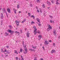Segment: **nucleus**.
Wrapping results in <instances>:
<instances>
[{
	"label": "nucleus",
	"mask_w": 60,
	"mask_h": 60,
	"mask_svg": "<svg viewBox=\"0 0 60 60\" xmlns=\"http://www.w3.org/2000/svg\"><path fill=\"white\" fill-rule=\"evenodd\" d=\"M47 26H48V27L47 29V31H49L51 29H52V26H50V25L49 24H48Z\"/></svg>",
	"instance_id": "1"
},
{
	"label": "nucleus",
	"mask_w": 60,
	"mask_h": 60,
	"mask_svg": "<svg viewBox=\"0 0 60 60\" xmlns=\"http://www.w3.org/2000/svg\"><path fill=\"white\" fill-rule=\"evenodd\" d=\"M33 28L34 29V34H37V29L36 28V27L35 26H34Z\"/></svg>",
	"instance_id": "2"
},
{
	"label": "nucleus",
	"mask_w": 60,
	"mask_h": 60,
	"mask_svg": "<svg viewBox=\"0 0 60 60\" xmlns=\"http://www.w3.org/2000/svg\"><path fill=\"white\" fill-rule=\"evenodd\" d=\"M24 48L25 52H24V54H26V53L27 52V49L26 47V46H25L24 47Z\"/></svg>",
	"instance_id": "3"
},
{
	"label": "nucleus",
	"mask_w": 60,
	"mask_h": 60,
	"mask_svg": "<svg viewBox=\"0 0 60 60\" xmlns=\"http://www.w3.org/2000/svg\"><path fill=\"white\" fill-rule=\"evenodd\" d=\"M56 30H54L53 31V33L54 35H56Z\"/></svg>",
	"instance_id": "4"
},
{
	"label": "nucleus",
	"mask_w": 60,
	"mask_h": 60,
	"mask_svg": "<svg viewBox=\"0 0 60 60\" xmlns=\"http://www.w3.org/2000/svg\"><path fill=\"white\" fill-rule=\"evenodd\" d=\"M15 22L16 23V26H19V22L17 21L16 20L15 21Z\"/></svg>",
	"instance_id": "5"
},
{
	"label": "nucleus",
	"mask_w": 60,
	"mask_h": 60,
	"mask_svg": "<svg viewBox=\"0 0 60 60\" xmlns=\"http://www.w3.org/2000/svg\"><path fill=\"white\" fill-rule=\"evenodd\" d=\"M8 32H9V33H10L11 34H12L14 33V31H11V30H8Z\"/></svg>",
	"instance_id": "6"
},
{
	"label": "nucleus",
	"mask_w": 60,
	"mask_h": 60,
	"mask_svg": "<svg viewBox=\"0 0 60 60\" xmlns=\"http://www.w3.org/2000/svg\"><path fill=\"white\" fill-rule=\"evenodd\" d=\"M44 44L45 45H47L49 44V43L47 42V41H45L44 42Z\"/></svg>",
	"instance_id": "7"
},
{
	"label": "nucleus",
	"mask_w": 60,
	"mask_h": 60,
	"mask_svg": "<svg viewBox=\"0 0 60 60\" xmlns=\"http://www.w3.org/2000/svg\"><path fill=\"white\" fill-rule=\"evenodd\" d=\"M7 11L8 13H11V10L9 8H7Z\"/></svg>",
	"instance_id": "8"
},
{
	"label": "nucleus",
	"mask_w": 60,
	"mask_h": 60,
	"mask_svg": "<svg viewBox=\"0 0 60 60\" xmlns=\"http://www.w3.org/2000/svg\"><path fill=\"white\" fill-rule=\"evenodd\" d=\"M58 1H59V0H56V4H60V3L58 2Z\"/></svg>",
	"instance_id": "9"
},
{
	"label": "nucleus",
	"mask_w": 60,
	"mask_h": 60,
	"mask_svg": "<svg viewBox=\"0 0 60 60\" xmlns=\"http://www.w3.org/2000/svg\"><path fill=\"white\" fill-rule=\"evenodd\" d=\"M47 3L48 5L49 6L51 5V3H50V2L49 1H47Z\"/></svg>",
	"instance_id": "10"
},
{
	"label": "nucleus",
	"mask_w": 60,
	"mask_h": 60,
	"mask_svg": "<svg viewBox=\"0 0 60 60\" xmlns=\"http://www.w3.org/2000/svg\"><path fill=\"white\" fill-rule=\"evenodd\" d=\"M38 37L39 39H41L42 38V36L41 35H39L38 36Z\"/></svg>",
	"instance_id": "11"
},
{
	"label": "nucleus",
	"mask_w": 60,
	"mask_h": 60,
	"mask_svg": "<svg viewBox=\"0 0 60 60\" xmlns=\"http://www.w3.org/2000/svg\"><path fill=\"white\" fill-rule=\"evenodd\" d=\"M36 19L37 20V21L38 22H39V23H40V19L37 18Z\"/></svg>",
	"instance_id": "12"
},
{
	"label": "nucleus",
	"mask_w": 60,
	"mask_h": 60,
	"mask_svg": "<svg viewBox=\"0 0 60 60\" xmlns=\"http://www.w3.org/2000/svg\"><path fill=\"white\" fill-rule=\"evenodd\" d=\"M55 50H52V51H51V53L52 54L54 52H55Z\"/></svg>",
	"instance_id": "13"
},
{
	"label": "nucleus",
	"mask_w": 60,
	"mask_h": 60,
	"mask_svg": "<svg viewBox=\"0 0 60 60\" xmlns=\"http://www.w3.org/2000/svg\"><path fill=\"white\" fill-rule=\"evenodd\" d=\"M1 19H3V18H4V15H3V14H2V13H1Z\"/></svg>",
	"instance_id": "14"
},
{
	"label": "nucleus",
	"mask_w": 60,
	"mask_h": 60,
	"mask_svg": "<svg viewBox=\"0 0 60 60\" xmlns=\"http://www.w3.org/2000/svg\"><path fill=\"white\" fill-rule=\"evenodd\" d=\"M30 34L28 33H27L26 34V36L27 37H29V34Z\"/></svg>",
	"instance_id": "15"
},
{
	"label": "nucleus",
	"mask_w": 60,
	"mask_h": 60,
	"mask_svg": "<svg viewBox=\"0 0 60 60\" xmlns=\"http://www.w3.org/2000/svg\"><path fill=\"white\" fill-rule=\"evenodd\" d=\"M9 34L7 33H5V36H8Z\"/></svg>",
	"instance_id": "16"
},
{
	"label": "nucleus",
	"mask_w": 60,
	"mask_h": 60,
	"mask_svg": "<svg viewBox=\"0 0 60 60\" xmlns=\"http://www.w3.org/2000/svg\"><path fill=\"white\" fill-rule=\"evenodd\" d=\"M26 19H24V20L22 22V23H23L24 22L26 21Z\"/></svg>",
	"instance_id": "17"
},
{
	"label": "nucleus",
	"mask_w": 60,
	"mask_h": 60,
	"mask_svg": "<svg viewBox=\"0 0 60 60\" xmlns=\"http://www.w3.org/2000/svg\"><path fill=\"white\" fill-rule=\"evenodd\" d=\"M15 53L16 54H18V53L17 52V51L16 50H15Z\"/></svg>",
	"instance_id": "18"
},
{
	"label": "nucleus",
	"mask_w": 60,
	"mask_h": 60,
	"mask_svg": "<svg viewBox=\"0 0 60 60\" xmlns=\"http://www.w3.org/2000/svg\"><path fill=\"white\" fill-rule=\"evenodd\" d=\"M36 2L37 3H40L41 2L40 0H37Z\"/></svg>",
	"instance_id": "19"
},
{
	"label": "nucleus",
	"mask_w": 60,
	"mask_h": 60,
	"mask_svg": "<svg viewBox=\"0 0 60 60\" xmlns=\"http://www.w3.org/2000/svg\"><path fill=\"white\" fill-rule=\"evenodd\" d=\"M1 51L2 53L4 52V50L3 49H1Z\"/></svg>",
	"instance_id": "20"
},
{
	"label": "nucleus",
	"mask_w": 60,
	"mask_h": 60,
	"mask_svg": "<svg viewBox=\"0 0 60 60\" xmlns=\"http://www.w3.org/2000/svg\"><path fill=\"white\" fill-rule=\"evenodd\" d=\"M32 47L34 49H36V46H34V47L33 45H32Z\"/></svg>",
	"instance_id": "21"
},
{
	"label": "nucleus",
	"mask_w": 60,
	"mask_h": 60,
	"mask_svg": "<svg viewBox=\"0 0 60 60\" xmlns=\"http://www.w3.org/2000/svg\"><path fill=\"white\" fill-rule=\"evenodd\" d=\"M42 6L43 8H45V5L44 4H43L42 5Z\"/></svg>",
	"instance_id": "22"
},
{
	"label": "nucleus",
	"mask_w": 60,
	"mask_h": 60,
	"mask_svg": "<svg viewBox=\"0 0 60 60\" xmlns=\"http://www.w3.org/2000/svg\"><path fill=\"white\" fill-rule=\"evenodd\" d=\"M3 11L4 13H5V12H6V11H5V9L4 8L3 9Z\"/></svg>",
	"instance_id": "23"
},
{
	"label": "nucleus",
	"mask_w": 60,
	"mask_h": 60,
	"mask_svg": "<svg viewBox=\"0 0 60 60\" xmlns=\"http://www.w3.org/2000/svg\"><path fill=\"white\" fill-rule=\"evenodd\" d=\"M40 33H41V32L40 31H39V30H38L37 31V33H38V34H40Z\"/></svg>",
	"instance_id": "24"
},
{
	"label": "nucleus",
	"mask_w": 60,
	"mask_h": 60,
	"mask_svg": "<svg viewBox=\"0 0 60 60\" xmlns=\"http://www.w3.org/2000/svg\"><path fill=\"white\" fill-rule=\"evenodd\" d=\"M30 50H31V51H34V52H35V50H33L32 49H30Z\"/></svg>",
	"instance_id": "25"
},
{
	"label": "nucleus",
	"mask_w": 60,
	"mask_h": 60,
	"mask_svg": "<svg viewBox=\"0 0 60 60\" xmlns=\"http://www.w3.org/2000/svg\"><path fill=\"white\" fill-rule=\"evenodd\" d=\"M4 52H7V53H8V54H9L10 53L9 52H8L7 51H6V49H5L4 50Z\"/></svg>",
	"instance_id": "26"
},
{
	"label": "nucleus",
	"mask_w": 60,
	"mask_h": 60,
	"mask_svg": "<svg viewBox=\"0 0 60 60\" xmlns=\"http://www.w3.org/2000/svg\"><path fill=\"white\" fill-rule=\"evenodd\" d=\"M28 16H31V14L30 13H28Z\"/></svg>",
	"instance_id": "27"
},
{
	"label": "nucleus",
	"mask_w": 60,
	"mask_h": 60,
	"mask_svg": "<svg viewBox=\"0 0 60 60\" xmlns=\"http://www.w3.org/2000/svg\"><path fill=\"white\" fill-rule=\"evenodd\" d=\"M38 26H41V24H40V23H38Z\"/></svg>",
	"instance_id": "28"
},
{
	"label": "nucleus",
	"mask_w": 60,
	"mask_h": 60,
	"mask_svg": "<svg viewBox=\"0 0 60 60\" xmlns=\"http://www.w3.org/2000/svg\"><path fill=\"white\" fill-rule=\"evenodd\" d=\"M15 59L16 60H18V59H19V58L18 57H15Z\"/></svg>",
	"instance_id": "29"
},
{
	"label": "nucleus",
	"mask_w": 60,
	"mask_h": 60,
	"mask_svg": "<svg viewBox=\"0 0 60 60\" xmlns=\"http://www.w3.org/2000/svg\"><path fill=\"white\" fill-rule=\"evenodd\" d=\"M53 45L54 47H55V46H56V44L55 43H53Z\"/></svg>",
	"instance_id": "30"
},
{
	"label": "nucleus",
	"mask_w": 60,
	"mask_h": 60,
	"mask_svg": "<svg viewBox=\"0 0 60 60\" xmlns=\"http://www.w3.org/2000/svg\"><path fill=\"white\" fill-rule=\"evenodd\" d=\"M16 34H19V32H17V31H15Z\"/></svg>",
	"instance_id": "31"
},
{
	"label": "nucleus",
	"mask_w": 60,
	"mask_h": 60,
	"mask_svg": "<svg viewBox=\"0 0 60 60\" xmlns=\"http://www.w3.org/2000/svg\"><path fill=\"white\" fill-rule=\"evenodd\" d=\"M16 10H15L14 12H15V14H16Z\"/></svg>",
	"instance_id": "32"
},
{
	"label": "nucleus",
	"mask_w": 60,
	"mask_h": 60,
	"mask_svg": "<svg viewBox=\"0 0 60 60\" xmlns=\"http://www.w3.org/2000/svg\"><path fill=\"white\" fill-rule=\"evenodd\" d=\"M50 18H52V19L53 18V16H51L50 15L49 16Z\"/></svg>",
	"instance_id": "33"
},
{
	"label": "nucleus",
	"mask_w": 60,
	"mask_h": 60,
	"mask_svg": "<svg viewBox=\"0 0 60 60\" xmlns=\"http://www.w3.org/2000/svg\"><path fill=\"white\" fill-rule=\"evenodd\" d=\"M20 52H22V49H20Z\"/></svg>",
	"instance_id": "34"
},
{
	"label": "nucleus",
	"mask_w": 60,
	"mask_h": 60,
	"mask_svg": "<svg viewBox=\"0 0 60 60\" xmlns=\"http://www.w3.org/2000/svg\"><path fill=\"white\" fill-rule=\"evenodd\" d=\"M22 44H23V47H25V46H24V41H23L22 42Z\"/></svg>",
	"instance_id": "35"
},
{
	"label": "nucleus",
	"mask_w": 60,
	"mask_h": 60,
	"mask_svg": "<svg viewBox=\"0 0 60 60\" xmlns=\"http://www.w3.org/2000/svg\"><path fill=\"white\" fill-rule=\"evenodd\" d=\"M51 2L52 3V4H53L54 3V1L52 0L51 1Z\"/></svg>",
	"instance_id": "36"
},
{
	"label": "nucleus",
	"mask_w": 60,
	"mask_h": 60,
	"mask_svg": "<svg viewBox=\"0 0 60 60\" xmlns=\"http://www.w3.org/2000/svg\"><path fill=\"white\" fill-rule=\"evenodd\" d=\"M31 17H32L34 18V15H32V16H31Z\"/></svg>",
	"instance_id": "37"
},
{
	"label": "nucleus",
	"mask_w": 60,
	"mask_h": 60,
	"mask_svg": "<svg viewBox=\"0 0 60 60\" xmlns=\"http://www.w3.org/2000/svg\"><path fill=\"white\" fill-rule=\"evenodd\" d=\"M17 8L18 9H19V5H17Z\"/></svg>",
	"instance_id": "38"
},
{
	"label": "nucleus",
	"mask_w": 60,
	"mask_h": 60,
	"mask_svg": "<svg viewBox=\"0 0 60 60\" xmlns=\"http://www.w3.org/2000/svg\"><path fill=\"white\" fill-rule=\"evenodd\" d=\"M31 23H32V24H34V22L33 21H32L31 22Z\"/></svg>",
	"instance_id": "39"
},
{
	"label": "nucleus",
	"mask_w": 60,
	"mask_h": 60,
	"mask_svg": "<svg viewBox=\"0 0 60 60\" xmlns=\"http://www.w3.org/2000/svg\"><path fill=\"white\" fill-rule=\"evenodd\" d=\"M50 22L51 23H52V20H50Z\"/></svg>",
	"instance_id": "40"
},
{
	"label": "nucleus",
	"mask_w": 60,
	"mask_h": 60,
	"mask_svg": "<svg viewBox=\"0 0 60 60\" xmlns=\"http://www.w3.org/2000/svg\"><path fill=\"white\" fill-rule=\"evenodd\" d=\"M20 32H21V33H22V30H20Z\"/></svg>",
	"instance_id": "41"
},
{
	"label": "nucleus",
	"mask_w": 60,
	"mask_h": 60,
	"mask_svg": "<svg viewBox=\"0 0 60 60\" xmlns=\"http://www.w3.org/2000/svg\"><path fill=\"white\" fill-rule=\"evenodd\" d=\"M6 47L7 48H9V46H6Z\"/></svg>",
	"instance_id": "42"
},
{
	"label": "nucleus",
	"mask_w": 60,
	"mask_h": 60,
	"mask_svg": "<svg viewBox=\"0 0 60 60\" xmlns=\"http://www.w3.org/2000/svg\"><path fill=\"white\" fill-rule=\"evenodd\" d=\"M37 12H39V10H37Z\"/></svg>",
	"instance_id": "43"
},
{
	"label": "nucleus",
	"mask_w": 60,
	"mask_h": 60,
	"mask_svg": "<svg viewBox=\"0 0 60 60\" xmlns=\"http://www.w3.org/2000/svg\"><path fill=\"white\" fill-rule=\"evenodd\" d=\"M41 60H44L43 59H42V58H41L40 59Z\"/></svg>",
	"instance_id": "44"
},
{
	"label": "nucleus",
	"mask_w": 60,
	"mask_h": 60,
	"mask_svg": "<svg viewBox=\"0 0 60 60\" xmlns=\"http://www.w3.org/2000/svg\"><path fill=\"white\" fill-rule=\"evenodd\" d=\"M21 60H24L23 58H22Z\"/></svg>",
	"instance_id": "45"
},
{
	"label": "nucleus",
	"mask_w": 60,
	"mask_h": 60,
	"mask_svg": "<svg viewBox=\"0 0 60 60\" xmlns=\"http://www.w3.org/2000/svg\"><path fill=\"white\" fill-rule=\"evenodd\" d=\"M40 12H42V11H41V10H40Z\"/></svg>",
	"instance_id": "46"
},
{
	"label": "nucleus",
	"mask_w": 60,
	"mask_h": 60,
	"mask_svg": "<svg viewBox=\"0 0 60 60\" xmlns=\"http://www.w3.org/2000/svg\"><path fill=\"white\" fill-rule=\"evenodd\" d=\"M30 6H31V7H32V4H30Z\"/></svg>",
	"instance_id": "47"
},
{
	"label": "nucleus",
	"mask_w": 60,
	"mask_h": 60,
	"mask_svg": "<svg viewBox=\"0 0 60 60\" xmlns=\"http://www.w3.org/2000/svg\"><path fill=\"white\" fill-rule=\"evenodd\" d=\"M21 12L20 11H19V12L18 13H20Z\"/></svg>",
	"instance_id": "48"
},
{
	"label": "nucleus",
	"mask_w": 60,
	"mask_h": 60,
	"mask_svg": "<svg viewBox=\"0 0 60 60\" xmlns=\"http://www.w3.org/2000/svg\"><path fill=\"white\" fill-rule=\"evenodd\" d=\"M42 48L43 49H44V46H43Z\"/></svg>",
	"instance_id": "49"
},
{
	"label": "nucleus",
	"mask_w": 60,
	"mask_h": 60,
	"mask_svg": "<svg viewBox=\"0 0 60 60\" xmlns=\"http://www.w3.org/2000/svg\"><path fill=\"white\" fill-rule=\"evenodd\" d=\"M52 41H51V40H50V41L49 40V42H51Z\"/></svg>",
	"instance_id": "50"
},
{
	"label": "nucleus",
	"mask_w": 60,
	"mask_h": 60,
	"mask_svg": "<svg viewBox=\"0 0 60 60\" xmlns=\"http://www.w3.org/2000/svg\"><path fill=\"white\" fill-rule=\"evenodd\" d=\"M21 57L22 58H23V57H22V56H21Z\"/></svg>",
	"instance_id": "51"
},
{
	"label": "nucleus",
	"mask_w": 60,
	"mask_h": 60,
	"mask_svg": "<svg viewBox=\"0 0 60 60\" xmlns=\"http://www.w3.org/2000/svg\"><path fill=\"white\" fill-rule=\"evenodd\" d=\"M0 7H1L0 6ZM1 10V8H0V11Z\"/></svg>",
	"instance_id": "52"
},
{
	"label": "nucleus",
	"mask_w": 60,
	"mask_h": 60,
	"mask_svg": "<svg viewBox=\"0 0 60 60\" xmlns=\"http://www.w3.org/2000/svg\"><path fill=\"white\" fill-rule=\"evenodd\" d=\"M6 56H8V55H6Z\"/></svg>",
	"instance_id": "53"
},
{
	"label": "nucleus",
	"mask_w": 60,
	"mask_h": 60,
	"mask_svg": "<svg viewBox=\"0 0 60 60\" xmlns=\"http://www.w3.org/2000/svg\"><path fill=\"white\" fill-rule=\"evenodd\" d=\"M9 26L10 27H11V26Z\"/></svg>",
	"instance_id": "54"
},
{
	"label": "nucleus",
	"mask_w": 60,
	"mask_h": 60,
	"mask_svg": "<svg viewBox=\"0 0 60 60\" xmlns=\"http://www.w3.org/2000/svg\"><path fill=\"white\" fill-rule=\"evenodd\" d=\"M6 14H7V12H6Z\"/></svg>",
	"instance_id": "55"
},
{
	"label": "nucleus",
	"mask_w": 60,
	"mask_h": 60,
	"mask_svg": "<svg viewBox=\"0 0 60 60\" xmlns=\"http://www.w3.org/2000/svg\"><path fill=\"white\" fill-rule=\"evenodd\" d=\"M26 13H27V11H26Z\"/></svg>",
	"instance_id": "56"
},
{
	"label": "nucleus",
	"mask_w": 60,
	"mask_h": 60,
	"mask_svg": "<svg viewBox=\"0 0 60 60\" xmlns=\"http://www.w3.org/2000/svg\"><path fill=\"white\" fill-rule=\"evenodd\" d=\"M7 17H8V15H7Z\"/></svg>",
	"instance_id": "57"
},
{
	"label": "nucleus",
	"mask_w": 60,
	"mask_h": 60,
	"mask_svg": "<svg viewBox=\"0 0 60 60\" xmlns=\"http://www.w3.org/2000/svg\"><path fill=\"white\" fill-rule=\"evenodd\" d=\"M52 22H53V23H54V21H52Z\"/></svg>",
	"instance_id": "58"
},
{
	"label": "nucleus",
	"mask_w": 60,
	"mask_h": 60,
	"mask_svg": "<svg viewBox=\"0 0 60 60\" xmlns=\"http://www.w3.org/2000/svg\"><path fill=\"white\" fill-rule=\"evenodd\" d=\"M19 53L20 54V52H19Z\"/></svg>",
	"instance_id": "59"
},
{
	"label": "nucleus",
	"mask_w": 60,
	"mask_h": 60,
	"mask_svg": "<svg viewBox=\"0 0 60 60\" xmlns=\"http://www.w3.org/2000/svg\"><path fill=\"white\" fill-rule=\"evenodd\" d=\"M25 30H26V29H25Z\"/></svg>",
	"instance_id": "60"
},
{
	"label": "nucleus",
	"mask_w": 60,
	"mask_h": 60,
	"mask_svg": "<svg viewBox=\"0 0 60 60\" xmlns=\"http://www.w3.org/2000/svg\"><path fill=\"white\" fill-rule=\"evenodd\" d=\"M48 9H49V8H48Z\"/></svg>",
	"instance_id": "61"
},
{
	"label": "nucleus",
	"mask_w": 60,
	"mask_h": 60,
	"mask_svg": "<svg viewBox=\"0 0 60 60\" xmlns=\"http://www.w3.org/2000/svg\"><path fill=\"white\" fill-rule=\"evenodd\" d=\"M59 28L60 29V27H59Z\"/></svg>",
	"instance_id": "62"
},
{
	"label": "nucleus",
	"mask_w": 60,
	"mask_h": 60,
	"mask_svg": "<svg viewBox=\"0 0 60 60\" xmlns=\"http://www.w3.org/2000/svg\"><path fill=\"white\" fill-rule=\"evenodd\" d=\"M49 8H50V7H49Z\"/></svg>",
	"instance_id": "63"
},
{
	"label": "nucleus",
	"mask_w": 60,
	"mask_h": 60,
	"mask_svg": "<svg viewBox=\"0 0 60 60\" xmlns=\"http://www.w3.org/2000/svg\"><path fill=\"white\" fill-rule=\"evenodd\" d=\"M5 54H6V53H4Z\"/></svg>",
	"instance_id": "64"
}]
</instances>
